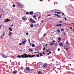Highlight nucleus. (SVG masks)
I'll list each match as a JSON object with an SVG mask.
<instances>
[{
  "label": "nucleus",
  "instance_id": "obj_44",
  "mask_svg": "<svg viewBox=\"0 0 74 74\" xmlns=\"http://www.w3.org/2000/svg\"><path fill=\"white\" fill-rule=\"evenodd\" d=\"M43 55H45V51H44L43 52Z\"/></svg>",
  "mask_w": 74,
  "mask_h": 74
},
{
  "label": "nucleus",
  "instance_id": "obj_38",
  "mask_svg": "<svg viewBox=\"0 0 74 74\" xmlns=\"http://www.w3.org/2000/svg\"><path fill=\"white\" fill-rule=\"evenodd\" d=\"M26 35H27V36H28V35H29V33H26Z\"/></svg>",
  "mask_w": 74,
  "mask_h": 74
},
{
  "label": "nucleus",
  "instance_id": "obj_39",
  "mask_svg": "<svg viewBox=\"0 0 74 74\" xmlns=\"http://www.w3.org/2000/svg\"><path fill=\"white\" fill-rule=\"evenodd\" d=\"M45 47H44V49L43 50V52H44V50H45Z\"/></svg>",
  "mask_w": 74,
  "mask_h": 74
},
{
  "label": "nucleus",
  "instance_id": "obj_31",
  "mask_svg": "<svg viewBox=\"0 0 74 74\" xmlns=\"http://www.w3.org/2000/svg\"><path fill=\"white\" fill-rule=\"evenodd\" d=\"M32 23H36V22L34 21V20H32Z\"/></svg>",
  "mask_w": 74,
  "mask_h": 74
},
{
  "label": "nucleus",
  "instance_id": "obj_46",
  "mask_svg": "<svg viewBox=\"0 0 74 74\" xmlns=\"http://www.w3.org/2000/svg\"><path fill=\"white\" fill-rule=\"evenodd\" d=\"M62 15H64V13H62Z\"/></svg>",
  "mask_w": 74,
  "mask_h": 74
},
{
  "label": "nucleus",
  "instance_id": "obj_4",
  "mask_svg": "<svg viewBox=\"0 0 74 74\" xmlns=\"http://www.w3.org/2000/svg\"><path fill=\"white\" fill-rule=\"evenodd\" d=\"M64 49H65V50H66L67 51H69V49H68V48L67 47V46H64Z\"/></svg>",
  "mask_w": 74,
  "mask_h": 74
},
{
  "label": "nucleus",
  "instance_id": "obj_20",
  "mask_svg": "<svg viewBox=\"0 0 74 74\" xmlns=\"http://www.w3.org/2000/svg\"><path fill=\"white\" fill-rule=\"evenodd\" d=\"M18 58H22V56H21L20 55H18V56H17Z\"/></svg>",
  "mask_w": 74,
  "mask_h": 74
},
{
  "label": "nucleus",
  "instance_id": "obj_57",
  "mask_svg": "<svg viewBox=\"0 0 74 74\" xmlns=\"http://www.w3.org/2000/svg\"><path fill=\"white\" fill-rule=\"evenodd\" d=\"M2 12H4V11H3V9L2 10Z\"/></svg>",
  "mask_w": 74,
  "mask_h": 74
},
{
  "label": "nucleus",
  "instance_id": "obj_34",
  "mask_svg": "<svg viewBox=\"0 0 74 74\" xmlns=\"http://www.w3.org/2000/svg\"><path fill=\"white\" fill-rule=\"evenodd\" d=\"M26 14H29V12H26Z\"/></svg>",
  "mask_w": 74,
  "mask_h": 74
},
{
  "label": "nucleus",
  "instance_id": "obj_51",
  "mask_svg": "<svg viewBox=\"0 0 74 74\" xmlns=\"http://www.w3.org/2000/svg\"><path fill=\"white\" fill-rule=\"evenodd\" d=\"M11 26H12H12H14V25L12 24V25H11Z\"/></svg>",
  "mask_w": 74,
  "mask_h": 74
},
{
  "label": "nucleus",
  "instance_id": "obj_43",
  "mask_svg": "<svg viewBox=\"0 0 74 74\" xmlns=\"http://www.w3.org/2000/svg\"><path fill=\"white\" fill-rule=\"evenodd\" d=\"M55 44L57 45V46H58V43H55Z\"/></svg>",
  "mask_w": 74,
  "mask_h": 74
},
{
  "label": "nucleus",
  "instance_id": "obj_63",
  "mask_svg": "<svg viewBox=\"0 0 74 74\" xmlns=\"http://www.w3.org/2000/svg\"><path fill=\"white\" fill-rule=\"evenodd\" d=\"M73 32H74V29H73Z\"/></svg>",
  "mask_w": 74,
  "mask_h": 74
},
{
  "label": "nucleus",
  "instance_id": "obj_56",
  "mask_svg": "<svg viewBox=\"0 0 74 74\" xmlns=\"http://www.w3.org/2000/svg\"><path fill=\"white\" fill-rule=\"evenodd\" d=\"M2 37H3V36H1V38H2Z\"/></svg>",
  "mask_w": 74,
  "mask_h": 74
},
{
  "label": "nucleus",
  "instance_id": "obj_18",
  "mask_svg": "<svg viewBox=\"0 0 74 74\" xmlns=\"http://www.w3.org/2000/svg\"><path fill=\"white\" fill-rule=\"evenodd\" d=\"M50 45H54V43H53V42H52L50 44Z\"/></svg>",
  "mask_w": 74,
  "mask_h": 74
},
{
  "label": "nucleus",
  "instance_id": "obj_9",
  "mask_svg": "<svg viewBox=\"0 0 74 74\" xmlns=\"http://www.w3.org/2000/svg\"><path fill=\"white\" fill-rule=\"evenodd\" d=\"M47 64H45L43 66V67L45 68V67H46L47 66Z\"/></svg>",
  "mask_w": 74,
  "mask_h": 74
},
{
  "label": "nucleus",
  "instance_id": "obj_14",
  "mask_svg": "<svg viewBox=\"0 0 74 74\" xmlns=\"http://www.w3.org/2000/svg\"><path fill=\"white\" fill-rule=\"evenodd\" d=\"M29 50L30 52H33V50L32 49H29Z\"/></svg>",
  "mask_w": 74,
  "mask_h": 74
},
{
  "label": "nucleus",
  "instance_id": "obj_49",
  "mask_svg": "<svg viewBox=\"0 0 74 74\" xmlns=\"http://www.w3.org/2000/svg\"><path fill=\"white\" fill-rule=\"evenodd\" d=\"M59 22L60 23H62V21H59Z\"/></svg>",
  "mask_w": 74,
  "mask_h": 74
},
{
  "label": "nucleus",
  "instance_id": "obj_55",
  "mask_svg": "<svg viewBox=\"0 0 74 74\" xmlns=\"http://www.w3.org/2000/svg\"><path fill=\"white\" fill-rule=\"evenodd\" d=\"M64 19H65V20H67V19L66 18H64Z\"/></svg>",
  "mask_w": 74,
  "mask_h": 74
},
{
  "label": "nucleus",
  "instance_id": "obj_1",
  "mask_svg": "<svg viewBox=\"0 0 74 74\" xmlns=\"http://www.w3.org/2000/svg\"><path fill=\"white\" fill-rule=\"evenodd\" d=\"M22 58H33V57H34V56H36V55H33L31 56L30 55H28L27 54L25 53L23 55H21Z\"/></svg>",
  "mask_w": 74,
  "mask_h": 74
},
{
  "label": "nucleus",
  "instance_id": "obj_2",
  "mask_svg": "<svg viewBox=\"0 0 74 74\" xmlns=\"http://www.w3.org/2000/svg\"><path fill=\"white\" fill-rule=\"evenodd\" d=\"M30 71V68L29 67H27L26 68V69L24 70V71L25 73H29Z\"/></svg>",
  "mask_w": 74,
  "mask_h": 74
},
{
  "label": "nucleus",
  "instance_id": "obj_8",
  "mask_svg": "<svg viewBox=\"0 0 74 74\" xmlns=\"http://www.w3.org/2000/svg\"><path fill=\"white\" fill-rule=\"evenodd\" d=\"M16 4L18 7H19V6H21V3L18 2H17Z\"/></svg>",
  "mask_w": 74,
  "mask_h": 74
},
{
  "label": "nucleus",
  "instance_id": "obj_60",
  "mask_svg": "<svg viewBox=\"0 0 74 74\" xmlns=\"http://www.w3.org/2000/svg\"><path fill=\"white\" fill-rule=\"evenodd\" d=\"M40 1H42V0H40Z\"/></svg>",
  "mask_w": 74,
  "mask_h": 74
},
{
  "label": "nucleus",
  "instance_id": "obj_5",
  "mask_svg": "<svg viewBox=\"0 0 74 74\" xmlns=\"http://www.w3.org/2000/svg\"><path fill=\"white\" fill-rule=\"evenodd\" d=\"M8 36H10V37H11V36H12V32L9 31V32Z\"/></svg>",
  "mask_w": 74,
  "mask_h": 74
},
{
  "label": "nucleus",
  "instance_id": "obj_22",
  "mask_svg": "<svg viewBox=\"0 0 74 74\" xmlns=\"http://www.w3.org/2000/svg\"><path fill=\"white\" fill-rule=\"evenodd\" d=\"M30 27H34V25H33V24L31 25Z\"/></svg>",
  "mask_w": 74,
  "mask_h": 74
},
{
  "label": "nucleus",
  "instance_id": "obj_21",
  "mask_svg": "<svg viewBox=\"0 0 74 74\" xmlns=\"http://www.w3.org/2000/svg\"><path fill=\"white\" fill-rule=\"evenodd\" d=\"M9 29L10 31H12V29L11 27L9 28Z\"/></svg>",
  "mask_w": 74,
  "mask_h": 74
},
{
  "label": "nucleus",
  "instance_id": "obj_16",
  "mask_svg": "<svg viewBox=\"0 0 74 74\" xmlns=\"http://www.w3.org/2000/svg\"><path fill=\"white\" fill-rule=\"evenodd\" d=\"M33 18L35 19V20H37V19L36 18V16H33Z\"/></svg>",
  "mask_w": 74,
  "mask_h": 74
},
{
  "label": "nucleus",
  "instance_id": "obj_40",
  "mask_svg": "<svg viewBox=\"0 0 74 74\" xmlns=\"http://www.w3.org/2000/svg\"><path fill=\"white\" fill-rule=\"evenodd\" d=\"M69 28L70 29H73V28L72 27H69Z\"/></svg>",
  "mask_w": 74,
  "mask_h": 74
},
{
  "label": "nucleus",
  "instance_id": "obj_32",
  "mask_svg": "<svg viewBox=\"0 0 74 74\" xmlns=\"http://www.w3.org/2000/svg\"><path fill=\"white\" fill-rule=\"evenodd\" d=\"M66 44H68V45H69V42H68L67 41H66Z\"/></svg>",
  "mask_w": 74,
  "mask_h": 74
},
{
  "label": "nucleus",
  "instance_id": "obj_7",
  "mask_svg": "<svg viewBox=\"0 0 74 74\" xmlns=\"http://www.w3.org/2000/svg\"><path fill=\"white\" fill-rule=\"evenodd\" d=\"M26 41H27V40H26L23 41L22 42V44H23V45H24V44H25L26 43Z\"/></svg>",
  "mask_w": 74,
  "mask_h": 74
},
{
  "label": "nucleus",
  "instance_id": "obj_53",
  "mask_svg": "<svg viewBox=\"0 0 74 74\" xmlns=\"http://www.w3.org/2000/svg\"><path fill=\"white\" fill-rule=\"evenodd\" d=\"M60 41H61V40L58 41V42H60Z\"/></svg>",
  "mask_w": 74,
  "mask_h": 74
},
{
  "label": "nucleus",
  "instance_id": "obj_35",
  "mask_svg": "<svg viewBox=\"0 0 74 74\" xmlns=\"http://www.w3.org/2000/svg\"><path fill=\"white\" fill-rule=\"evenodd\" d=\"M36 56L37 57H39V56H40L38 54H37L36 55Z\"/></svg>",
  "mask_w": 74,
  "mask_h": 74
},
{
  "label": "nucleus",
  "instance_id": "obj_61",
  "mask_svg": "<svg viewBox=\"0 0 74 74\" xmlns=\"http://www.w3.org/2000/svg\"><path fill=\"white\" fill-rule=\"evenodd\" d=\"M47 44L46 45V47H47Z\"/></svg>",
  "mask_w": 74,
  "mask_h": 74
},
{
  "label": "nucleus",
  "instance_id": "obj_28",
  "mask_svg": "<svg viewBox=\"0 0 74 74\" xmlns=\"http://www.w3.org/2000/svg\"><path fill=\"white\" fill-rule=\"evenodd\" d=\"M57 31H58V33H60V30L59 29H58Z\"/></svg>",
  "mask_w": 74,
  "mask_h": 74
},
{
  "label": "nucleus",
  "instance_id": "obj_45",
  "mask_svg": "<svg viewBox=\"0 0 74 74\" xmlns=\"http://www.w3.org/2000/svg\"><path fill=\"white\" fill-rule=\"evenodd\" d=\"M55 42V40H54L53 41V42Z\"/></svg>",
  "mask_w": 74,
  "mask_h": 74
},
{
  "label": "nucleus",
  "instance_id": "obj_12",
  "mask_svg": "<svg viewBox=\"0 0 74 74\" xmlns=\"http://www.w3.org/2000/svg\"><path fill=\"white\" fill-rule=\"evenodd\" d=\"M3 57L4 58H8V56H5L4 55H3Z\"/></svg>",
  "mask_w": 74,
  "mask_h": 74
},
{
  "label": "nucleus",
  "instance_id": "obj_54",
  "mask_svg": "<svg viewBox=\"0 0 74 74\" xmlns=\"http://www.w3.org/2000/svg\"><path fill=\"white\" fill-rule=\"evenodd\" d=\"M29 42H30V39H29Z\"/></svg>",
  "mask_w": 74,
  "mask_h": 74
},
{
  "label": "nucleus",
  "instance_id": "obj_24",
  "mask_svg": "<svg viewBox=\"0 0 74 74\" xmlns=\"http://www.w3.org/2000/svg\"><path fill=\"white\" fill-rule=\"evenodd\" d=\"M32 47H35V45L34 44H32Z\"/></svg>",
  "mask_w": 74,
  "mask_h": 74
},
{
  "label": "nucleus",
  "instance_id": "obj_23",
  "mask_svg": "<svg viewBox=\"0 0 74 74\" xmlns=\"http://www.w3.org/2000/svg\"><path fill=\"white\" fill-rule=\"evenodd\" d=\"M52 53L51 51H49V53H47V55H49V54H51Z\"/></svg>",
  "mask_w": 74,
  "mask_h": 74
},
{
  "label": "nucleus",
  "instance_id": "obj_30",
  "mask_svg": "<svg viewBox=\"0 0 74 74\" xmlns=\"http://www.w3.org/2000/svg\"><path fill=\"white\" fill-rule=\"evenodd\" d=\"M13 7H14V8H15V4H13L12 5Z\"/></svg>",
  "mask_w": 74,
  "mask_h": 74
},
{
  "label": "nucleus",
  "instance_id": "obj_3",
  "mask_svg": "<svg viewBox=\"0 0 74 74\" xmlns=\"http://www.w3.org/2000/svg\"><path fill=\"white\" fill-rule=\"evenodd\" d=\"M22 19L23 21H26V20H27V18L26 16L22 18Z\"/></svg>",
  "mask_w": 74,
  "mask_h": 74
},
{
  "label": "nucleus",
  "instance_id": "obj_26",
  "mask_svg": "<svg viewBox=\"0 0 74 74\" xmlns=\"http://www.w3.org/2000/svg\"><path fill=\"white\" fill-rule=\"evenodd\" d=\"M33 20V19H31V18L29 19V21H30V22H32V21Z\"/></svg>",
  "mask_w": 74,
  "mask_h": 74
},
{
  "label": "nucleus",
  "instance_id": "obj_29",
  "mask_svg": "<svg viewBox=\"0 0 74 74\" xmlns=\"http://www.w3.org/2000/svg\"><path fill=\"white\" fill-rule=\"evenodd\" d=\"M58 40L61 41V38L60 37H59L58 38Z\"/></svg>",
  "mask_w": 74,
  "mask_h": 74
},
{
  "label": "nucleus",
  "instance_id": "obj_11",
  "mask_svg": "<svg viewBox=\"0 0 74 74\" xmlns=\"http://www.w3.org/2000/svg\"><path fill=\"white\" fill-rule=\"evenodd\" d=\"M59 44L62 47H63V43H62V42H60Z\"/></svg>",
  "mask_w": 74,
  "mask_h": 74
},
{
  "label": "nucleus",
  "instance_id": "obj_17",
  "mask_svg": "<svg viewBox=\"0 0 74 74\" xmlns=\"http://www.w3.org/2000/svg\"><path fill=\"white\" fill-rule=\"evenodd\" d=\"M55 13L56 14H60V12H55Z\"/></svg>",
  "mask_w": 74,
  "mask_h": 74
},
{
  "label": "nucleus",
  "instance_id": "obj_52",
  "mask_svg": "<svg viewBox=\"0 0 74 74\" xmlns=\"http://www.w3.org/2000/svg\"><path fill=\"white\" fill-rule=\"evenodd\" d=\"M5 35V34H3V36H4Z\"/></svg>",
  "mask_w": 74,
  "mask_h": 74
},
{
  "label": "nucleus",
  "instance_id": "obj_36",
  "mask_svg": "<svg viewBox=\"0 0 74 74\" xmlns=\"http://www.w3.org/2000/svg\"><path fill=\"white\" fill-rule=\"evenodd\" d=\"M2 15H3V14H1L0 16V19L1 18V16H2Z\"/></svg>",
  "mask_w": 74,
  "mask_h": 74
},
{
  "label": "nucleus",
  "instance_id": "obj_37",
  "mask_svg": "<svg viewBox=\"0 0 74 74\" xmlns=\"http://www.w3.org/2000/svg\"><path fill=\"white\" fill-rule=\"evenodd\" d=\"M2 26H3V25H1L0 26V29L1 28V27H2Z\"/></svg>",
  "mask_w": 74,
  "mask_h": 74
},
{
  "label": "nucleus",
  "instance_id": "obj_19",
  "mask_svg": "<svg viewBox=\"0 0 74 74\" xmlns=\"http://www.w3.org/2000/svg\"><path fill=\"white\" fill-rule=\"evenodd\" d=\"M29 14L30 15H33V12H29Z\"/></svg>",
  "mask_w": 74,
  "mask_h": 74
},
{
  "label": "nucleus",
  "instance_id": "obj_59",
  "mask_svg": "<svg viewBox=\"0 0 74 74\" xmlns=\"http://www.w3.org/2000/svg\"><path fill=\"white\" fill-rule=\"evenodd\" d=\"M64 35H66V33H64L63 34Z\"/></svg>",
  "mask_w": 74,
  "mask_h": 74
},
{
  "label": "nucleus",
  "instance_id": "obj_48",
  "mask_svg": "<svg viewBox=\"0 0 74 74\" xmlns=\"http://www.w3.org/2000/svg\"><path fill=\"white\" fill-rule=\"evenodd\" d=\"M45 35H46V33L44 35H43V36H45Z\"/></svg>",
  "mask_w": 74,
  "mask_h": 74
},
{
  "label": "nucleus",
  "instance_id": "obj_27",
  "mask_svg": "<svg viewBox=\"0 0 74 74\" xmlns=\"http://www.w3.org/2000/svg\"><path fill=\"white\" fill-rule=\"evenodd\" d=\"M42 72L41 71H39L38 72V74H42Z\"/></svg>",
  "mask_w": 74,
  "mask_h": 74
},
{
  "label": "nucleus",
  "instance_id": "obj_50",
  "mask_svg": "<svg viewBox=\"0 0 74 74\" xmlns=\"http://www.w3.org/2000/svg\"><path fill=\"white\" fill-rule=\"evenodd\" d=\"M41 17L40 16H39L38 17V19H40V17Z\"/></svg>",
  "mask_w": 74,
  "mask_h": 74
},
{
  "label": "nucleus",
  "instance_id": "obj_41",
  "mask_svg": "<svg viewBox=\"0 0 74 74\" xmlns=\"http://www.w3.org/2000/svg\"><path fill=\"white\" fill-rule=\"evenodd\" d=\"M58 51H60V48H58Z\"/></svg>",
  "mask_w": 74,
  "mask_h": 74
},
{
  "label": "nucleus",
  "instance_id": "obj_15",
  "mask_svg": "<svg viewBox=\"0 0 74 74\" xmlns=\"http://www.w3.org/2000/svg\"><path fill=\"white\" fill-rule=\"evenodd\" d=\"M16 73H17V71H13V73L14 74H16Z\"/></svg>",
  "mask_w": 74,
  "mask_h": 74
},
{
  "label": "nucleus",
  "instance_id": "obj_6",
  "mask_svg": "<svg viewBox=\"0 0 74 74\" xmlns=\"http://www.w3.org/2000/svg\"><path fill=\"white\" fill-rule=\"evenodd\" d=\"M54 15H55V16H58V18H60V16L59 14H54Z\"/></svg>",
  "mask_w": 74,
  "mask_h": 74
},
{
  "label": "nucleus",
  "instance_id": "obj_33",
  "mask_svg": "<svg viewBox=\"0 0 74 74\" xmlns=\"http://www.w3.org/2000/svg\"><path fill=\"white\" fill-rule=\"evenodd\" d=\"M39 55H40V56H42V53H40Z\"/></svg>",
  "mask_w": 74,
  "mask_h": 74
},
{
  "label": "nucleus",
  "instance_id": "obj_25",
  "mask_svg": "<svg viewBox=\"0 0 74 74\" xmlns=\"http://www.w3.org/2000/svg\"><path fill=\"white\" fill-rule=\"evenodd\" d=\"M61 32H62L63 31H64V29H63V28H61Z\"/></svg>",
  "mask_w": 74,
  "mask_h": 74
},
{
  "label": "nucleus",
  "instance_id": "obj_64",
  "mask_svg": "<svg viewBox=\"0 0 74 74\" xmlns=\"http://www.w3.org/2000/svg\"><path fill=\"white\" fill-rule=\"evenodd\" d=\"M11 62V60H10V62Z\"/></svg>",
  "mask_w": 74,
  "mask_h": 74
},
{
  "label": "nucleus",
  "instance_id": "obj_58",
  "mask_svg": "<svg viewBox=\"0 0 74 74\" xmlns=\"http://www.w3.org/2000/svg\"><path fill=\"white\" fill-rule=\"evenodd\" d=\"M43 20H42L41 21V22L42 23V22H43Z\"/></svg>",
  "mask_w": 74,
  "mask_h": 74
},
{
  "label": "nucleus",
  "instance_id": "obj_47",
  "mask_svg": "<svg viewBox=\"0 0 74 74\" xmlns=\"http://www.w3.org/2000/svg\"><path fill=\"white\" fill-rule=\"evenodd\" d=\"M46 51L47 52H49V50H47V49H46Z\"/></svg>",
  "mask_w": 74,
  "mask_h": 74
},
{
  "label": "nucleus",
  "instance_id": "obj_42",
  "mask_svg": "<svg viewBox=\"0 0 74 74\" xmlns=\"http://www.w3.org/2000/svg\"><path fill=\"white\" fill-rule=\"evenodd\" d=\"M19 45H22V43H19Z\"/></svg>",
  "mask_w": 74,
  "mask_h": 74
},
{
  "label": "nucleus",
  "instance_id": "obj_62",
  "mask_svg": "<svg viewBox=\"0 0 74 74\" xmlns=\"http://www.w3.org/2000/svg\"><path fill=\"white\" fill-rule=\"evenodd\" d=\"M48 51H49V50H50V49H48Z\"/></svg>",
  "mask_w": 74,
  "mask_h": 74
},
{
  "label": "nucleus",
  "instance_id": "obj_13",
  "mask_svg": "<svg viewBox=\"0 0 74 74\" xmlns=\"http://www.w3.org/2000/svg\"><path fill=\"white\" fill-rule=\"evenodd\" d=\"M56 26H62V24H57Z\"/></svg>",
  "mask_w": 74,
  "mask_h": 74
},
{
  "label": "nucleus",
  "instance_id": "obj_10",
  "mask_svg": "<svg viewBox=\"0 0 74 74\" xmlns=\"http://www.w3.org/2000/svg\"><path fill=\"white\" fill-rule=\"evenodd\" d=\"M5 22H7L10 21V19H5Z\"/></svg>",
  "mask_w": 74,
  "mask_h": 74
}]
</instances>
